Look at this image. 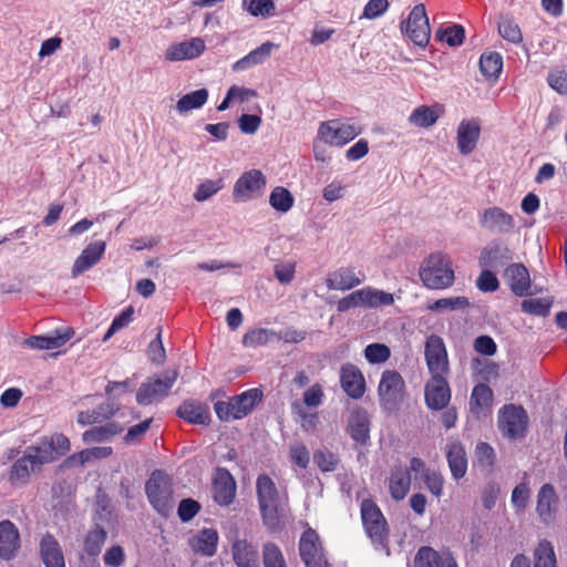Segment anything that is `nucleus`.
Returning a JSON list of instances; mask_svg holds the SVG:
<instances>
[{
	"mask_svg": "<svg viewBox=\"0 0 567 567\" xmlns=\"http://www.w3.org/2000/svg\"><path fill=\"white\" fill-rule=\"evenodd\" d=\"M256 493L261 519L265 526L275 528L279 525L288 496H281L276 483L267 474L256 480Z\"/></svg>",
	"mask_w": 567,
	"mask_h": 567,
	"instance_id": "obj_1",
	"label": "nucleus"
},
{
	"mask_svg": "<svg viewBox=\"0 0 567 567\" xmlns=\"http://www.w3.org/2000/svg\"><path fill=\"white\" fill-rule=\"evenodd\" d=\"M360 514L363 529L375 550L390 555V528L380 507L371 498L361 502Z\"/></svg>",
	"mask_w": 567,
	"mask_h": 567,
	"instance_id": "obj_2",
	"label": "nucleus"
},
{
	"mask_svg": "<svg viewBox=\"0 0 567 567\" xmlns=\"http://www.w3.org/2000/svg\"><path fill=\"white\" fill-rule=\"evenodd\" d=\"M419 276L423 285L432 290L450 288L455 281L451 258L442 252L430 255L423 261Z\"/></svg>",
	"mask_w": 567,
	"mask_h": 567,
	"instance_id": "obj_3",
	"label": "nucleus"
},
{
	"mask_svg": "<svg viewBox=\"0 0 567 567\" xmlns=\"http://www.w3.org/2000/svg\"><path fill=\"white\" fill-rule=\"evenodd\" d=\"M262 392L258 389H249L228 401H218L214 404L217 417L221 422H229L247 416L261 401Z\"/></svg>",
	"mask_w": 567,
	"mask_h": 567,
	"instance_id": "obj_4",
	"label": "nucleus"
},
{
	"mask_svg": "<svg viewBox=\"0 0 567 567\" xmlns=\"http://www.w3.org/2000/svg\"><path fill=\"white\" fill-rule=\"evenodd\" d=\"M96 498L95 514L93 516L95 528L90 530L84 539L83 553L80 556L81 567H101L97 557L104 545L106 532L100 525V522L103 520L106 513V502L100 495Z\"/></svg>",
	"mask_w": 567,
	"mask_h": 567,
	"instance_id": "obj_5",
	"label": "nucleus"
},
{
	"mask_svg": "<svg viewBox=\"0 0 567 567\" xmlns=\"http://www.w3.org/2000/svg\"><path fill=\"white\" fill-rule=\"evenodd\" d=\"M145 493L158 514L169 515L174 507V491L172 480L166 473L161 470L154 471L145 484Z\"/></svg>",
	"mask_w": 567,
	"mask_h": 567,
	"instance_id": "obj_6",
	"label": "nucleus"
},
{
	"mask_svg": "<svg viewBox=\"0 0 567 567\" xmlns=\"http://www.w3.org/2000/svg\"><path fill=\"white\" fill-rule=\"evenodd\" d=\"M361 132V127L354 123L331 120L320 123L318 137L324 144L342 147L353 141Z\"/></svg>",
	"mask_w": 567,
	"mask_h": 567,
	"instance_id": "obj_7",
	"label": "nucleus"
},
{
	"mask_svg": "<svg viewBox=\"0 0 567 567\" xmlns=\"http://www.w3.org/2000/svg\"><path fill=\"white\" fill-rule=\"evenodd\" d=\"M498 429L511 440L526 435L528 415L522 405L505 404L498 412Z\"/></svg>",
	"mask_w": 567,
	"mask_h": 567,
	"instance_id": "obj_8",
	"label": "nucleus"
},
{
	"mask_svg": "<svg viewBox=\"0 0 567 567\" xmlns=\"http://www.w3.org/2000/svg\"><path fill=\"white\" fill-rule=\"evenodd\" d=\"M401 31L414 44L422 48L427 45L431 38V29L423 3L413 7L408 19L401 22Z\"/></svg>",
	"mask_w": 567,
	"mask_h": 567,
	"instance_id": "obj_9",
	"label": "nucleus"
},
{
	"mask_svg": "<svg viewBox=\"0 0 567 567\" xmlns=\"http://www.w3.org/2000/svg\"><path fill=\"white\" fill-rule=\"evenodd\" d=\"M178 378L177 370H167L158 378H150L137 390L136 401L141 405H148L155 400L165 398Z\"/></svg>",
	"mask_w": 567,
	"mask_h": 567,
	"instance_id": "obj_10",
	"label": "nucleus"
},
{
	"mask_svg": "<svg viewBox=\"0 0 567 567\" xmlns=\"http://www.w3.org/2000/svg\"><path fill=\"white\" fill-rule=\"evenodd\" d=\"M424 359L431 375H449L450 362L445 342L437 334H430L424 343Z\"/></svg>",
	"mask_w": 567,
	"mask_h": 567,
	"instance_id": "obj_11",
	"label": "nucleus"
},
{
	"mask_svg": "<svg viewBox=\"0 0 567 567\" xmlns=\"http://www.w3.org/2000/svg\"><path fill=\"white\" fill-rule=\"evenodd\" d=\"M299 555L306 567H326L323 547L318 533L311 528L301 534L299 539Z\"/></svg>",
	"mask_w": 567,
	"mask_h": 567,
	"instance_id": "obj_12",
	"label": "nucleus"
},
{
	"mask_svg": "<svg viewBox=\"0 0 567 567\" xmlns=\"http://www.w3.org/2000/svg\"><path fill=\"white\" fill-rule=\"evenodd\" d=\"M405 383L395 370H385L380 379L378 393L382 405L393 409L403 399Z\"/></svg>",
	"mask_w": 567,
	"mask_h": 567,
	"instance_id": "obj_13",
	"label": "nucleus"
},
{
	"mask_svg": "<svg viewBox=\"0 0 567 567\" xmlns=\"http://www.w3.org/2000/svg\"><path fill=\"white\" fill-rule=\"evenodd\" d=\"M451 396L452 392L447 375H431L424 386V399L427 408L441 411L449 405Z\"/></svg>",
	"mask_w": 567,
	"mask_h": 567,
	"instance_id": "obj_14",
	"label": "nucleus"
},
{
	"mask_svg": "<svg viewBox=\"0 0 567 567\" xmlns=\"http://www.w3.org/2000/svg\"><path fill=\"white\" fill-rule=\"evenodd\" d=\"M266 176L261 171H247L236 181L233 196L235 199L241 200L258 197L266 187Z\"/></svg>",
	"mask_w": 567,
	"mask_h": 567,
	"instance_id": "obj_15",
	"label": "nucleus"
},
{
	"mask_svg": "<svg viewBox=\"0 0 567 567\" xmlns=\"http://www.w3.org/2000/svg\"><path fill=\"white\" fill-rule=\"evenodd\" d=\"M236 481L224 467L216 468L213 477V498L219 506H229L236 496Z\"/></svg>",
	"mask_w": 567,
	"mask_h": 567,
	"instance_id": "obj_16",
	"label": "nucleus"
},
{
	"mask_svg": "<svg viewBox=\"0 0 567 567\" xmlns=\"http://www.w3.org/2000/svg\"><path fill=\"white\" fill-rule=\"evenodd\" d=\"M480 225L493 234H507L515 227V221L512 215L506 213L501 207H489L485 209L480 216Z\"/></svg>",
	"mask_w": 567,
	"mask_h": 567,
	"instance_id": "obj_17",
	"label": "nucleus"
},
{
	"mask_svg": "<svg viewBox=\"0 0 567 567\" xmlns=\"http://www.w3.org/2000/svg\"><path fill=\"white\" fill-rule=\"evenodd\" d=\"M558 504L559 498L555 487L549 483L544 484L537 493L536 501V513L543 524L553 523Z\"/></svg>",
	"mask_w": 567,
	"mask_h": 567,
	"instance_id": "obj_18",
	"label": "nucleus"
},
{
	"mask_svg": "<svg viewBox=\"0 0 567 567\" xmlns=\"http://www.w3.org/2000/svg\"><path fill=\"white\" fill-rule=\"evenodd\" d=\"M105 247L106 244L103 240H95L89 244L74 260L71 276L76 278L94 267L102 259Z\"/></svg>",
	"mask_w": 567,
	"mask_h": 567,
	"instance_id": "obj_19",
	"label": "nucleus"
},
{
	"mask_svg": "<svg viewBox=\"0 0 567 567\" xmlns=\"http://www.w3.org/2000/svg\"><path fill=\"white\" fill-rule=\"evenodd\" d=\"M340 384L342 390L352 399H360L364 394V377L359 368L352 363H346L341 367Z\"/></svg>",
	"mask_w": 567,
	"mask_h": 567,
	"instance_id": "obj_20",
	"label": "nucleus"
},
{
	"mask_svg": "<svg viewBox=\"0 0 567 567\" xmlns=\"http://www.w3.org/2000/svg\"><path fill=\"white\" fill-rule=\"evenodd\" d=\"M20 548V534L16 525L4 519L0 522V558L11 560Z\"/></svg>",
	"mask_w": 567,
	"mask_h": 567,
	"instance_id": "obj_21",
	"label": "nucleus"
},
{
	"mask_svg": "<svg viewBox=\"0 0 567 567\" xmlns=\"http://www.w3.org/2000/svg\"><path fill=\"white\" fill-rule=\"evenodd\" d=\"M74 336L72 328H62L54 330L48 336H31L25 340V344L32 349L52 350L64 346Z\"/></svg>",
	"mask_w": 567,
	"mask_h": 567,
	"instance_id": "obj_22",
	"label": "nucleus"
},
{
	"mask_svg": "<svg viewBox=\"0 0 567 567\" xmlns=\"http://www.w3.org/2000/svg\"><path fill=\"white\" fill-rule=\"evenodd\" d=\"M415 567H457L451 553H439L430 546H422L415 557Z\"/></svg>",
	"mask_w": 567,
	"mask_h": 567,
	"instance_id": "obj_23",
	"label": "nucleus"
},
{
	"mask_svg": "<svg viewBox=\"0 0 567 567\" xmlns=\"http://www.w3.org/2000/svg\"><path fill=\"white\" fill-rule=\"evenodd\" d=\"M39 549L41 560L45 567H65L63 551L52 534L47 533L42 536Z\"/></svg>",
	"mask_w": 567,
	"mask_h": 567,
	"instance_id": "obj_24",
	"label": "nucleus"
},
{
	"mask_svg": "<svg viewBox=\"0 0 567 567\" xmlns=\"http://www.w3.org/2000/svg\"><path fill=\"white\" fill-rule=\"evenodd\" d=\"M481 127L476 120H463L457 127V147L461 154L472 153L480 138Z\"/></svg>",
	"mask_w": 567,
	"mask_h": 567,
	"instance_id": "obj_25",
	"label": "nucleus"
},
{
	"mask_svg": "<svg viewBox=\"0 0 567 567\" xmlns=\"http://www.w3.org/2000/svg\"><path fill=\"white\" fill-rule=\"evenodd\" d=\"M446 460L454 480H461L467 472V455L464 445L460 441H451L446 444Z\"/></svg>",
	"mask_w": 567,
	"mask_h": 567,
	"instance_id": "obj_26",
	"label": "nucleus"
},
{
	"mask_svg": "<svg viewBox=\"0 0 567 567\" xmlns=\"http://www.w3.org/2000/svg\"><path fill=\"white\" fill-rule=\"evenodd\" d=\"M362 281L363 278L358 276L352 267L338 268L326 278V285L329 290H350Z\"/></svg>",
	"mask_w": 567,
	"mask_h": 567,
	"instance_id": "obj_27",
	"label": "nucleus"
},
{
	"mask_svg": "<svg viewBox=\"0 0 567 567\" xmlns=\"http://www.w3.org/2000/svg\"><path fill=\"white\" fill-rule=\"evenodd\" d=\"M507 284L515 296L528 295L530 278L527 268L523 264H513L505 270Z\"/></svg>",
	"mask_w": 567,
	"mask_h": 567,
	"instance_id": "obj_28",
	"label": "nucleus"
},
{
	"mask_svg": "<svg viewBox=\"0 0 567 567\" xmlns=\"http://www.w3.org/2000/svg\"><path fill=\"white\" fill-rule=\"evenodd\" d=\"M512 259L511 249L499 240L492 241L483 248L480 255V265L484 267L497 268Z\"/></svg>",
	"mask_w": 567,
	"mask_h": 567,
	"instance_id": "obj_29",
	"label": "nucleus"
},
{
	"mask_svg": "<svg viewBox=\"0 0 567 567\" xmlns=\"http://www.w3.org/2000/svg\"><path fill=\"white\" fill-rule=\"evenodd\" d=\"M204 50V41L199 38H193L192 40L171 45L165 56L168 61H182L197 58Z\"/></svg>",
	"mask_w": 567,
	"mask_h": 567,
	"instance_id": "obj_30",
	"label": "nucleus"
},
{
	"mask_svg": "<svg viewBox=\"0 0 567 567\" xmlns=\"http://www.w3.org/2000/svg\"><path fill=\"white\" fill-rule=\"evenodd\" d=\"M350 436L360 444H365L370 439V420L365 410L359 408L352 411L348 421Z\"/></svg>",
	"mask_w": 567,
	"mask_h": 567,
	"instance_id": "obj_31",
	"label": "nucleus"
},
{
	"mask_svg": "<svg viewBox=\"0 0 567 567\" xmlns=\"http://www.w3.org/2000/svg\"><path fill=\"white\" fill-rule=\"evenodd\" d=\"M231 554L237 567H259L258 551L247 539H235L231 543Z\"/></svg>",
	"mask_w": 567,
	"mask_h": 567,
	"instance_id": "obj_32",
	"label": "nucleus"
},
{
	"mask_svg": "<svg viewBox=\"0 0 567 567\" xmlns=\"http://www.w3.org/2000/svg\"><path fill=\"white\" fill-rule=\"evenodd\" d=\"M177 415L190 424L206 425L210 422L208 406L196 401H185L177 409Z\"/></svg>",
	"mask_w": 567,
	"mask_h": 567,
	"instance_id": "obj_33",
	"label": "nucleus"
},
{
	"mask_svg": "<svg viewBox=\"0 0 567 567\" xmlns=\"http://www.w3.org/2000/svg\"><path fill=\"white\" fill-rule=\"evenodd\" d=\"M442 112L443 106L439 104H434L431 106L420 105L412 111L408 121L412 126L420 128H429L437 122Z\"/></svg>",
	"mask_w": 567,
	"mask_h": 567,
	"instance_id": "obj_34",
	"label": "nucleus"
},
{
	"mask_svg": "<svg viewBox=\"0 0 567 567\" xmlns=\"http://www.w3.org/2000/svg\"><path fill=\"white\" fill-rule=\"evenodd\" d=\"M411 487V475L402 466H395L389 477V492L391 497L399 502L409 493Z\"/></svg>",
	"mask_w": 567,
	"mask_h": 567,
	"instance_id": "obj_35",
	"label": "nucleus"
},
{
	"mask_svg": "<svg viewBox=\"0 0 567 567\" xmlns=\"http://www.w3.org/2000/svg\"><path fill=\"white\" fill-rule=\"evenodd\" d=\"M218 539L219 537L216 529L204 528L198 532L192 546L197 553L205 556H214L217 551Z\"/></svg>",
	"mask_w": 567,
	"mask_h": 567,
	"instance_id": "obj_36",
	"label": "nucleus"
},
{
	"mask_svg": "<svg viewBox=\"0 0 567 567\" xmlns=\"http://www.w3.org/2000/svg\"><path fill=\"white\" fill-rule=\"evenodd\" d=\"M27 453L19 457L11 466L9 482L13 485H22L29 481L30 473L37 467Z\"/></svg>",
	"mask_w": 567,
	"mask_h": 567,
	"instance_id": "obj_37",
	"label": "nucleus"
},
{
	"mask_svg": "<svg viewBox=\"0 0 567 567\" xmlns=\"http://www.w3.org/2000/svg\"><path fill=\"white\" fill-rule=\"evenodd\" d=\"M493 403V391L485 384H476L470 398V410L473 414L478 415L484 409H488Z\"/></svg>",
	"mask_w": 567,
	"mask_h": 567,
	"instance_id": "obj_38",
	"label": "nucleus"
},
{
	"mask_svg": "<svg viewBox=\"0 0 567 567\" xmlns=\"http://www.w3.org/2000/svg\"><path fill=\"white\" fill-rule=\"evenodd\" d=\"M275 44L271 42H265L260 47L250 51L246 56L241 58L234 64V70H246L250 66L262 63L271 54Z\"/></svg>",
	"mask_w": 567,
	"mask_h": 567,
	"instance_id": "obj_39",
	"label": "nucleus"
},
{
	"mask_svg": "<svg viewBox=\"0 0 567 567\" xmlns=\"http://www.w3.org/2000/svg\"><path fill=\"white\" fill-rule=\"evenodd\" d=\"M480 70L486 80L496 81L503 70V58L498 52H485L480 58Z\"/></svg>",
	"mask_w": 567,
	"mask_h": 567,
	"instance_id": "obj_40",
	"label": "nucleus"
},
{
	"mask_svg": "<svg viewBox=\"0 0 567 567\" xmlns=\"http://www.w3.org/2000/svg\"><path fill=\"white\" fill-rule=\"evenodd\" d=\"M106 457V447H92L85 449L79 453H74L68 456L62 466L64 467H74L76 465H83L93 460H101Z\"/></svg>",
	"mask_w": 567,
	"mask_h": 567,
	"instance_id": "obj_41",
	"label": "nucleus"
},
{
	"mask_svg": "<svg viewBox=\"0 0 567 567\" xmlns=\"http://www.w3.org/2000/svg\"><path fill=\"white\" fill-rule=\"evenodd\" d=\"M208 100V91L199 89L183 95L176 103V110L179 113H186L192 110L200 109Z\"/></svg>",
	"mask_w": 567,
	"mask_h": 567,
	"instance_id": "obj_42",
	"label": "nucleus"
},
{
	"mask_svg": "<svg viewBox=\"0 0 567 567\" xmlns=\"http://www.w3.org/2000/svg\"><path fill=\"white\" fill-rule=\"evenodd\" d=\"M470 307V300L466 297H449L437 299L426 306V309L432 312L454 311L466 309Z\"/></svg>",
	"mask_w": 567,
	"mask_h": 567,
	"instance_id": "obj_43",
	"label": "nucleus"
},
{
	"mask_svg": "<svg viewBox=\"0 0 567 567\" xmlns=\"http://www.w3.org/2000/svg\"><path fill=\"white\" fill-rule=\"evenodd\" d=\"M363 297V307L377 308L380 306H391L394 302L392 293L377 290L371 287H364L361 289Z\"/></svg>",
	"mask_w": 567,
	"mask_h": 567,
	"instance_id": "obj_44",
	"label": "nucleus"
},
{
	"mask_svg": "<svg viewBox=\"0 0 567 567\" xmlns=\"http://www.w3.org/2000/svg\"><path fill=\"white\" fill-rule=\"evenodd\" d=\"M293 203L295 198L286 187L277 186L270 193L269 204L277 212L287 213L291 209Z\"/></svg>",
	"mask_w": 567,
	"mask_h": 567,
	"instance_id": "obj_45",
	"label": "nucleus"
},
{
	"mask_svg": "<svg viewBox=\"0 0 567 567\" xmlns=\"http://www.w3.org/2000/svg\"><path fill=\"white\" fill-rule=\"evenodd\" d=\"M498 33L504 40L514 44H518L523 41L520 28L514 19L508 16L501 17L498 22Z\"/></svg>",
	"mask_w": 567,
	"mask_h": 567,
	"instance_id": "obj_46",
	"label": "nucleus"
},
{
	"mask_svg": "<svg viewBox=\"0 0 567 567\" xmlns=\"http://www.w3.org/2000/svg\"><path fill=\"white\" fill-rule=\"evenodd\" d=\"M25 453L34 461L37 467L56 460L55 454L44 439L37 446H29Z\"/></svg>",
	"mask_w": 567,
	"mask_h": 567,
	"instance_id": "obj_47",
	"label": "nucleus"
},
{
	"mask_svg": "<svg viewBox=\"0 0 567 567\" xmlns=\"http://www.w3.org/2000/svg\"><path fill=\"white\" fill-rule=\"evenodd\" d=\"M535 567H556V555L550 542L540 540L535 549Z\"/></svg>",
	"mask_w": 567,
	"mask_h": 567,
	"instance_id": "obj_48",
	"label": "nucleus"
},
{
	"mask_svg": "<svg viewBox=\"0 0 567 567\" xmlns=\"http://www.w3.org/2000/svg\"><path fill=\"white\" fill-rule=\"evenodd\" d=\"M275 336H276V331L270 330V329H266V328L252 329L245 333V336L243 338V344L245 347H250V348L265 346Z\"/></svg>",
	"mask_w": 567,
	"mask_h": 567,
	"instance_id": "obj_49",
	"label": "nucleus"
},
{
	"mask_svg": "<svg viewBox=\"0 0 567 567\" xmlns=\"http://www.w3.org/2000/svg\"><path fill=\"white\" fill-rule=\"evenodd\" d=\"M262 563L264 567H287L281 549L271 542L262 546Z\"/></svg>",
	"mask_w": 567,
	"mask_h": 567,
	"instance_id": "obj_50",
	"label": "nucleus"
},
{
	"mask_svg": "<svg viewBox=\"0 0 567 567\" xmlns=\"http://www.w3.org/2000/svg\"><path fill=\"white\" fill-rule=\"evenodd\" d=\"M313 461L321 472H334L340 463L338 454L324 449L313 453Z\"/></svg>",
	"mask_w": 567,
	"mask_h": 567,
	"instance_id": "obj_51",
	"label": "nucleus"
},
{
	"mask_svg": "<svg viewBox=\"0 0 567 567\" xmlns=\"http://www.w3.org/2000/svg\"><path fill=\"white\" fill-rule=\"evenodd\" d=\"M551 305V300L546 298H530L523 300L522 310L533 316L547 317L550 312Z\"/></svg>",
	"mask_w": 567,
	"mask_h": 567,
	"instance_id": "obj_52",
	"label": "nucleus"
},
{
	"mask_svg": "<svg viewBox=\"0 0 567 567\" xmlns=\"http://www.w3.org/2000/svg\"><path fill=\"white\" fill-rule=\"evenodd\" d=\"M436 38L446 42L450 47H457L464 42L465 29L461 24H453L436 32Z\"/></svg>",
	"mask_w": 567,
	"mask_h": 567,
	"instance_id": "obj_53",
	"label": "nucleus"
},
{
	"mask_svg": "<svg viewBox=\"0 0 567 567\" xmlns=\"http://www.w3.org/2000/svg\"><path fill=\"white\" fill-rule=\"evenodd\" d=\"M475 460L481 468L492 471L496 460L494 449L486 442L477 443L475 447Z\"/></svg>",
	"mask_w": 567,
	"mask_h": 567,
	"instance_id": "obj_54",
	"label": "nucleus"
},
{
	"mask_svg": "<svg viewBox=\"0 0 567 567\" xmlns=\"http://www.w3.org/2000/svg\"><path fill=\"white\" fill-rule=\"evenodd\" d=\"M390 355V348L383 343H371L364 349V357L370 363H383Z\"/></svg>",
	"mask_w": 567,
	"mask_h": 567,
	"instance_id": "obj_55",
	"label": "nucleus"
},
{
	"mask_svg": "<svg viewBox=\"0 0 567 567\" xmlns=\"http://www.w3.org/2000/svg\"><path fill=\"white\" fill-rule=\"evenodd\" d=\"M157 336L147 347L148 359L155 364H162L166 359V352L162 342V327H157Z\"/></svg>",
	"mask_w": 567,
	"mask_h": 567,
	"instance_id": "obj_56",
	"label": "nucleus"
},
{
	"mask_svg": "<svg viewBox=\"0 0 567 567\" xmlns=\"http://www.w3.org/2000/svg\"><path fill=\"white\" fill-rule=\"evenodd\" d=\"M290 461L300 468H307L310 462V453L307 446L301 443L291 444L289 447Z\"/></svg>",
	"mask_w": 567,
	"mask_h": 567,
	"instance_id": "obj_57",
	"label": "nucleus"
},
{
	"mask_svg": "<svg viewBox=\"0 0 567 567\" xmlns=\"http://www.w3.org/2000/svg\"><path fill=\"white\" fill-rule=\"evenodd\" d=\"M152 422H153V417H150V419L142 421L138 424L131 426L124 436V443L127 445L140 443L142 437L150 430Z\"/></svg>",
	"mask_w": 567,
	"mask_h": 567,
	"instance_id": "obj_58",
	"label": "nucleus"
},
{
	"mask_svg": "<svg viewBox=\"0 0 567 567\" xmlns=\"http://www.w3.org/2000/svg\"><path fill=\"white\" fill-rule=\"evenodd\" d=\"M247 10L254 17H272L276 6L272 0H249Z\"/></svg>",
	"mask_w": 567,
	"mask_h": 567,
	"instance_id": "obj_59",
	"label": "nucleus"
},
{
	"mask_svg": "<svg viewBox=\"0 0 567 567\" xmlns=\"http://www.w3.org/2000/svg\"><path fill=\"white\" fill-rule=\"evenodd\" d=\"M200 504L193 498H184L181 501L177 509L178 517L186 523L192 520L200 511Z\"/></svg>",
	"mask_w": 567,
	"mask_h": 567,
	"instance_id": "obj_60",
	"label": "nucleus"
},
{
	"mask_svg": "<svg viewBox=\"0 0 567 567\" xmlns=\"http://www.w3.org/2000/svg\"><path fill=\"white\" fill-rule=\"evenodd\" d=\"M276 279L282 284H290L296 274V264L292 261H280L275 265L274 268Z\"/></svg>",
	"mask_w": 567,
	"mask_h": 567,
	"instance_id": "obj_61",
	"label": "nucleus"
},
{
	"mask_svg": "<svg viewBox=\"0 0 567 567\" xmlns=\"http://www.w3.org/2000/svg\"><path fill=\"white\" fill-rule=\"evenodd\" d=\"M424 483L426 488L436 497H440L443 492L444 478L441 473L427 470L424 473Z\"/></svg>",
	"mask_w": 567,
	"mask_h": 567,
	"instance_id": "obj_62",
	"label": "nucleus"
},
{
	"mask_svg": "<svg viewBox=\"0 0 567 567\" xmlns=\"http://www.w3.org/2000/svg\"><path fill=\"white\" fill-rule=\"evenodd\" d=\"M390 7L389 0H369L363 8L362 17L369 20L381 17Z\"/></svg>",
	"mask_w": 567,
	"mask_h": 567,
	"instance_id": "obj_63",
	"label": "nucleus"
},
{
	"mask_svg": "<svg viewBox=\"0 0 567 567\" xmlns=\"http://www.w3.org/2000/svg\"><path fill=\"white\" fill-rule=\"evenodd\" d=\"M548 84L560 94H567V68L555 70L548 75Z\"/></svg>",
	"mask_w": 567,
	"mask_h": 567,
	"instance_id": "obj_64",
	"label": "nucleus"
}]
</instances>
